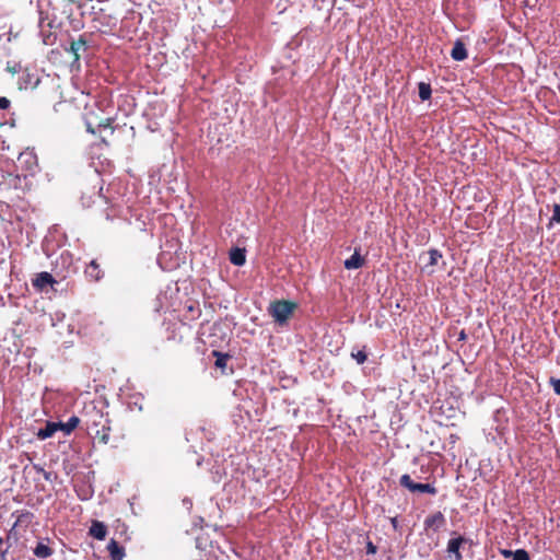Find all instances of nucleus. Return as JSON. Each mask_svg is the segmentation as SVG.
I'll list each match as a JSON object with an SVG mask.
<instances>
[{"mask_svg":"<svg viewBox=\"0 0 560 560\" xmlns=\"http://www.w3.org/2000/svg\"><path fill=\"white\" fill-rule=\"evenodd\" d=\"M38 159L34 150L26 149L21 152L15 162V171L18 172L14 176L10 175V185L14 188L25 189L28 187V176L35 175L38 171Z\"/></svg>","mask_w":560,"mask_h":560,"instance_id":"obj_1","label":"nucleus"},{"mask_svg":"<svg viewBox=\"0 0 560 560\" xmlns=\"http://www.w3.org/2000/svg\"><path fill=\"white\" fill-rule=\"evenodd\" d=\"M90 16L92 27L102 34H113L119 21V15L108 4L93 7Z\"/></svg>","mask_w":560,"mask_h":560,"instance_id":"obj_2","label":"nucleus"},{"mask_svg":"<svg viewBox=\"0 0 560 560\" xmlns=\"http://www.w3.org/2000/svg\"><path fill=\"white\" fill-rule=\"evenodd\" d=\"M298 304L287 300H277L270 303L268 313L276 323L282 325L292 316Z\"/></svg>","mask_w":560,"mask_h":560,"instance_id":"obj_3","label":"nucleus"},{"mask_svg":"<svg viewBox=\"0 0 560 560\" xmlns=\"http://www.w3.org/2000/svg\"><path fill=\"white\" fill-rule=\"evenodd\" d=\"M399 483L401 487L407 488L411 492L430 493L433 495L436 493V489L434 486L430 483L415 482L408 474H405L400 477Z\"/></svg>","mask_w":560,"mask_h":560,"instance_id":"obj_4","label":"nucleus"},{"mask_svg":"<svg viewBox=\"0 0 560 560\" xmlns=\"http://www.w3.org/2000/svg\"><path fill=\"white\" fill-rule=\"evenodd\" d=\"M86 49H88V40L84 37V35H80V37L78 39H75V40L73 39L70 43L69 48H67L66 50L73 56V61L75 62V61L80 60L81 52L86 51Z\"/></svg>","mask_w":560,"mask_h":560,"instance_id":"obj_5","label":"nucleus"},{"mask_svg":"<svg viewBox=\"0 0 560 560\" xmlns=\"http://www.w3.org/2000/svg\"><path fill=\"white\" fill-rule=\"evenodd\" d=\"M445 525V517L442 512L438 511L424 520V528L439 532Z\"/></svg>","mask_w":560,"mask_h":560,"instance_id":"obj_6","label":"nucleus"},{"mask_svg":"<svg viewBox=\"0 0 560 560\" xmlns=\"http://www.w3.org/2000/svg\"><path fill=\"white\" fill-rule=\"evenodd\" d=\"M85 278L91 282H97L104 277V272L100 267V264L93 259L84 269Z\"/></svg>","mask_w":560,"mask_h":560,"instance_id":"obj_7","label":"nucleus"},{"mask_svg":"<svg viewBox=\"0 0 560 560\" xmlns=\"http://www.w3.org/2000/svg\"><path fill=\"white\" fill-rule=\"evenodd\" d=\"M55 283H57L55 278L46 271L37 273L35 279L32 281L33 287L39 291H43L47 285H52Z\"/></svg>","mask_w":560,"mask_h":560,"instance_id":"obj_8","label":"nucleus"},{"mask_svg":"<svg viewBox=\"0 0 560 560\" xmlns=\"http://www.w3.org/2000/svg\"><path fill=\"white\" fill-rule=\"evenodd\" d=\"M50 542L51 540L49 538H45L38 541L33 550L34 556L37 557L38 559L49 558L54 553V550L50 547Z\"/></svg>","mask_w":560,"mask_h":560,"instance_id":"obj_9","label":"nucleus"},{"mask_svg":"<svg viewBox=\"0 0 560 560\" xmlns=\"http://www.w3.org/2000/svg\"><path fill=\"white\" fill-rule=\"evenodd\" d=\"M467 541L466 538L459 536L457 538H453L448 540L447 544V552L454 556L455 560H462L463 556L459 551L463 544Z\"/></svg>","mask_w":560,"mask_h":560,"instance_id":"obj_10","label":"nucleus"},{"mask_svg":"<svg viewBox=\"0 0 560 560\" xmlns=\"http://www.w3.org/2000/svg\"><path fill=\"white\" fill-rule=\"evenodd\" d=\"M12 515H16V521L13 524L12 528L10 529L8 538H10V536L14 533L15 527L22 524H25V526H27L34 516L33 513L30 511H16Z\"/></svg>","mask_w":560,"mask_h":560,"instance_id":"obj_11","label":"nucleus"},{"mask_svg":"<svg viewBox=\"0 0 560 560\" xmlns=\"http://www.w3.org/2000/svg\"><path fill=\"white\" fill-rule=\"evenodd\" d=\"M89 534L95 539L103 540L106 537L107 527L103 522L93 521Z\"/></svg>","mask_w":560,"mask_h":560,"instance_id":"obj_12","label":"nucleus"},{"mask_svg":"<svg viewBox=\"0 0 560 560\" xmlns=\"http://www.w3.org/2000/svg\"><path fill=\"white\" fill-rule=\"evenodd\" d=\"M110 560H122L125 557V549L115 539H110L107 545Z\"/></svg>","mask_w":560,"mask_h":560,"instance_id":"obj_13","label":"nucleus"},{"mask_svg":"<svg viewBox=\"0 0 560 560\" xmlns=\"http://www.w3.org/2000/svg\"><path fill=\"white\" fill-rule=\"evenodd\" d=\"M451 57L456 61H463L468 57L465 44L457 39L451 50Z\"/></svg>","mask_w":560,"mask_h":560,"instance_id":"obj_14","label":"nucleus"},{"mask_svg":"<svg viewBox=\"0 0 560 560\" xmlns=\"http://www.w3.org/2000/svg\"><path fill=\"white\" fill-rule=\"evenodd\" d=\"M364 258L360 255L359 250L355 249L353 255L345 260L343 265L346 269L351 270L361 268L364 265Z\"/></svg>","mask_w":560,"mask_h":560,"instance_id":"obj_15","label":"nucleus"},{"mask_svg":"<svg viewBox=\"0 0 560 560\" xmlns=\"http://www.w3.org/2000/svg\"><path fill=\"white\" fill-rule=\"evenodd\" d=\"M61 427L59 422H47L45 428L40 429L37 433L38 439L45 440L52 436Z\"/></svg>","mask_w":560,"mask_h":560,"instance_id":"obj_16","label":"nucleus"},{"mask_svg":"<svg viewBox=\"0 0 560 560\" xmlns=\"http://www.w3.org/2000/svg\"><path fill=\"white\" fill-rule=\"evenodd\" d=\"M230 261L235 266H243L246 261V254L244 248L235 247L230 252Z\"/></svg>","mask_w":560,"mask_h":560,"instance_id":"obj_17","label":"nucleus"},{"mask_svg":"<svg viewBox=\"0 0 560 560\" xmlns=\"http://www.w3.org/2000/svg\"><path fill=\"white\" fill-rule=\"evenodd\" d=\"M80 423V419L77 416H72L68 419L67 422H59L61 427L60 430L66 434H70Z\"/></svg>","mask_w":560,"mask_h":560,"instance_id":"obj_18","label":"nucleus"},{"mask_svg":"<svg viewBox=\"0 0 560 560\" xmlns=\"http://www.w3.org/2000/svg\"><path fill=\"white\" fill-rule=\"evenodd\" d=\"M427 255H428V261H427L424 268L435 266L439 262V260L442 258V253L435 248L428 250Z\"/></svg>","mask_w":560,"mask_h":560,"instance_id":"obj_19","label":"nucleus"},{"mask_svg":"<svg viewBox=\"0 0 560 560\" xmlns=\"http://www.w3.org/2000/svg\"><path fill=\"white\" fill-rule=\"evenodd\" d=\"M418 90H419V97L421 98V101L430 100L431 94H432V89L429 83L420 82L418 84Z\"/></svg>","mask_w":560,"mask_h":560,"instance_id":"obj_20","label":"nucleus"},{"mask_svg":"<svg viewBox=\"0 0 560 560\" xmlns=\"http://www.w3.org/2000/svg\"><path fill=\"white\" fill-rule=\"evenodd\" d=\"M212 354H213V357H215V363H214L215 366L219 369H224L226 366V362H228L230 355L226 353L217 351V350L212 351Z\"/></svg>","mask_w":560,"mask_h":560,"instance_id":"obj_21","label":"nucleus"},{"mask_svg":"<svg viewBox=\"0 0 560 560\" xmlns=\"http://www.w3.org/2000/svg\"><path fill=\"white\" fill-rule=\"evenodd\" d=\"M512 560H530V558L525 549H517L513 551Z\"/></svg>","mask_w":560,"mask_h":560,"instance_id":"obj_22","label":"nucleus"},{"mask_svg":"<svg viewBox=\"0 0 560 560\" xmlns=\"http://www.w3.org/2000/svg\"><path fill=\"white\" fill-rule=\"evenodd\" d=\"M187 312H189L191 315L188 317L189 319H195L200 316L201 310L196 304H190L187 306Z\"/></svg>","mask_w":560,"mask_h":560,"instance_id":"obj_23","label":"nucleus"},{"mask_svg":"<svg viewBox=\"0 0 560 560\" xmlns=\"http://www.w3.org/2000/svg\"><path fill=\"white\" fill-rule=\"evenodd\" d=\"M351 357L359 363V364H363L366 359H368V355L366 353L363 351V350H359L357 352H352L351 353Z\"/></svg>","mask_w":560,"mask_h":560,"instance_id":"obj_24","label":"nucleus"},{"mask_svg":"<svg viewBox=\"0 0 560 560\" xmlns=\"http://www.w3.org/2000/svg\"><path fill=\"white\" fill-rule=\"evenodd\" d=\"M114 119L113 118H106L100 121L98 128H109L112 133L115 131V128L113 127Z\"/></svg>","mask_w":560,"mask_h":560,"instance_id":"obj_25","label":"nucleus"},{"mask_svg":"<svg viewBox=\"0 0 560 560\" xmlns=\"http://www.w3.org/2000/svg\"><path fill=\"white\" fill-rule=\"evenodd\" d=\"M549 384L552 386L555 393L560 395V378L550 377Z\"/></svg>","mask_w":560,"mask_h":560,"instance_id":"obj_26","label":"nucleus"},{"mask_svg":"<svg viewBox=\"0 0 560 560\" xmlns=\"http://www.w3.org/2000/svg\"><path fill=\"white\" fill-rule=\"evenodd\" d=\"M11 106V101L5 96H0V112L7 110Z\"/></svg>","mask_w":560,"mask_h":560,"instance_id":"obj_27","label":"nucleus"},{"mask_svg":"<svg viewBox=\"0 0 560 560\" xmlns=\"http://www.w3.org/2000/svg\"><path fill=\"white\" fill-rule=\"evenodd\" d=\"M552 221L560 223V205H553L552 209Z\"/></svg>","mask_w":560,"mask_h":560,"instance_id":"obj_28","label":"nucleus"},{"mask_svg":"<svg viewBox=\"0 0 560 560\" xmlns=\"http://www.w3.org/2000/svg\"><path fill=\"white\" fill-rule=\"evenodd\" d=\"M3 127L14 128L15 127V119L14 118H10V119H7L4 121L0 120V129L3 128Z\"/></svg>","mask_w":560,"mask_h":560,"instance_id":"obj_29","label":"nucleus"},{"mask_svg":"<svg viewBox=\"0 0 560 560\" xmlns=\"http://www.w3.org/2000/svg\"><path fill=\"white\" fill-rule=\"evenodd\" d=\"M366 552L368 553H375L376 552V546L372 541H368V544H366Z\"/></svg>","mask_w":560,"mask_h":560,"instance_id":"obj_30","label":"nucleus"},{"mask_svg":"<svg viewBox=\"0 0 560 560\" xmlns=\"http://www.w3.org/2000/svg\"><path fill=\"white\" fill-rule=\"evenodd\" d=\"M500 553L506 558V559H512V556H513V550H509V549H501L500 550Z\"/></svg>","mask_w":560,"mask_h":560,"instance_id":"obj_31","label":"nucleus"},{"mask_svg":"<svg viewBox=\"0 0 560 560\" xmlns=\"http://www.w3.org/2000/svg\"><path fill=\"white\" fill-rule=\"evenodd\" d=\"M86 131L92 133V135H95L96 133V130L95 128L92 126V124L90 122H86Z\"/></svg>","mask_w":560,"mask_h":560,"instance_id":"obj_32","label":"nucleus"},{"mask_svg":"<svg viewBox=\"0 0 560 560\" xmlns=\"http://www.w3.org/2000/svg\"><path fill=\"white\" fill-rule=\"evenodd\" d=\"M100 438V441L103 442V443H107L108 442V433H103Z\"/></svg>","mask_w":560,"mask_h":560,"instance_id":"obj_33","label":"nucleus"},{"mask_svg":"<svg viewBox=\"0 0 560 560\" xmlns=\"http://www.w3.org/2000/svg\"><path fill=\"white\" fill-rule=\"evenodd\" d=\"M39 470H40V471H43V474H44V478H45L46 480H50V475H51V472H49V471H45L43 468H40Z\"/></svg>","mask_w":560,"mask_h":560,"instance_id":"obj_34","label":"nucleus"},{"mask_svg":"<svg viewBox=\"0 0 560 560\" xmlns=\"http://www.w3.org/2000/svg\"><path fill=\"white\" fill-rule=\"evenodd\" d=\"M390 522H392L393 527L397 528V525H398L397 518L393 517Z\"/></svg>","mask_w":560,"mask_h":560,"instance_id":"obj_35","label":"nucleus"},{"mask_svg":"<svg viewBox=\"0 0 560 560\" xmlns=\"http://www.w3.org/2000/svg\"><path fill=\"white\" fill-rule=\"evenodd\" d=\"M102 142L105 144V145H108V141L105 139V138H102Z\"/></svg>","mask_w":560,"mask_h":560,"instance_id":"obj_36","label":"nucleus"},{"mask_svg":"<svg viewBox=\"0 0 560 560\" xmlns=\"http://www.w3.org/2000/svg\"><path fill=\"white\" fill-rule=\"evenodd\" d=\"M466 335L464 331L460 332L459 339H465Z\"/></svg>","mask_w":560,"mask_h":560,"instance_id":"obj_37","label":"nucleus"},{"mask_svg":"<svg viewBox=\"0 0 560 560\" xmlns=\"http://www.w3.org/2000/svg\"><path fill=\"white\" fill-rule=\"evenodd\" d=\"M2 544H3V539L0 537V545H2Z\"/></svg>","mask_w":560,"mask_h":560,"instance_id":"obj_38","label":"nucleus"},{"mask_svg":"<svg viewBox=\"0 0 560 560\" xmlns=\"http://www.w3.org/2000/svg\"><path fill=\"white\" fill-rule=\"evenodd\" d=\"M70 2H75L77 0H69Z\"/></svg>","mask_w":560,"mask_h":560,"instance_id":"obj_39","label":"nucleus"}]
</instances>
